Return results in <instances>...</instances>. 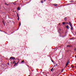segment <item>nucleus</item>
Instances as JSON below:
<instances>
[{"label": "nucleus", "mask_w": 76, "mask_h": 76, "mask_svg": "<svg viewBox=\"0 0 76 76\" xmlns=\"http://www.w3.org/2000/svg\"><path fill=\"white\" fill-rule=\"evenodd\" d=\"M17 16L18 17H18H19V16H18V14H17Z\"/></svg>", "instance_id": "24"}, {"label": "nucleus", "mask_w": 76, "mask_h": 76, "mask_svg": "<svg viewBox=\"0 0 76 76\" xmlns=\"http://www.w3.org/2000/svg\"><path fill=\"white\" fill-rule=\"evenodd\" d=\"M63 70H64V69H62L61 70V72H63Z\"/></svg>", "instance_id": "11"}, {"label": "nucleus", "mask_w": 76, "mask_h": 76, "mask_svg": "<svg viewBox=\"0 0 76 76\" xmlns=\"http://www.w3.org/2000/svg\"><path fill=\"white\" fill-rule=\"evenodd\" d=\"M66 29H69V26L68 25L66 26Z\"/></svg>", "instance_id": "2"}, {"label": "nucleus", "mask_w": 76, "mask_h": 76, "mask_svg": "<svg viewBox=\"0 0 76 76\" xmlns=\"http://www.w3.org/2000/svg\"><path fill=\"white\" fill-rule=\"evenodd\" d=\"M69 62H70V61H69L68 60V61H67L66 63H68V64H69Z\"/></svg>", "instance_id": "8"}, {"label": "nucleus", "mask_w": 76, "mask_h": 76, "mask_svg": "<svg viewBox=\"0 0 76 76\" xmlns=\"http://www.w3.org/2000/svg\"><path fill=\"white\" fill-rule=\"evenodd\" d=\"M19 26H20V25H21V23H19Z\"/></svg>", "instance_id": "19"}, {"label": "nucleus", "mask_w": 76, "mask_h": 76, "mask_svg": "<svg viewBox=\"0 0 76 76\" xmlns=\"http://www.w3.org/2000/svg\"><path fill=\"white\" fill-rule=\"evenodd\" d=\"M74 50H75V51H76V48H75L74 49Z\"/></svg>", "instance_id": "22"}, {"label": "nucleus", "mask_w": 76, "mask_h": 76, "mask_svg": "<svg viewBox=\"0 0 76 76\" xmlns=\"http://www.w3.org/2000/svg\"><path fill=\"white\" fill-rule=\"evenodd\" d=\"M71 68H74V66H73V65H71Z\"/></svg>", "instance_id": "3"}, {"label": "nucleus", "mask_w": 76, "mask_h": 76, "mask_svg": "<svg viewBox=\"0 0 76 76\" xmlns=\"http://www.w3.org/2000/svg\"><path fill=\"white\" fill-rule=\"evenodd\" d=\"M2 22H3V23H4V21H2Z\"/></svg>", "instance_id": "27"}, {"label": "nucleus", "mask_w": 76, "mask_h": 76, "mask_svg": "<svg viewBox=\"0 0 76 76\" xmlns=\"http://www.w3.org/2000/svg\"><path fill=\"white\" fill-rule=\"evenodd\" d=\"M46 1V0H44V1Z\"/></svg>", "instance_id": "26"}, {"label": "nucleus", "mask_w": 76, "mask_h": 76, "mask_svg": "<svg viewBox=\"0 0 76 76\" xmlns=\"http://www.w3.org/2000/svg\"><path fill=\"white\" fill-rule=\"evenodd\" d=\"M52 61V62H53V61Z\"/></svg>", "instance_id": "30"}, {"label": "nucleus", "mask_w": 76, "mask_h": 76, "mask_svg": "<svg viewBox=\"0 0 76 76\" xmlns=\"http://www.w3.org/2000/svg\"><path fill=\"white\" fill-rule=\"evenodd\" d=\"M69 64H68L67 63H66V66H68V65Z\"/></svg>", "instance_id": "7"}, {"label": "nucleus", "mask_w": 76, "mask_h": 76, "mask_svg": "<svg viewBox=\"0 0 76 76\" xmlns=\"http://www.w3.org/2000/svg\"><path fill=\"white\" fill-rule=\"evenodd\" d=\"M71 2H74V1H72Z\"/></svg>", "instance_id": "23"}, {"label": "nucleus", "mask_w": 76, "mask_h": 76, "mask_svg": "<svg viewBox=\"0 0 76 76\" xmlns=\"http://www.w3.org/2000/svg\"><path fill=\"white\" fill-rule=\"evenodd\" d=\"M16 2H15V3H13L14 4V5H16V4L15 3H16Z\"/></svg>", "instance_id": "13"}, {"label": "nucleus", "mask_w": 76, "mask_h": 76, "mask_svg": "<svg viewBox=\"0 0 76 76\" xmlns=\"http://www.w3.org/2000/svg\"><path fill=\"white\" fill-rule=\"evenodd\" d=\"M54 67H55V66H54L53 68H52L51 69V71L52 72V71H53V68H54Z\"/></svg>", "instance_id": "4"}, {"label": "nucleus", "mask_w": 76, "mask_h": 76, "mask_svg": "<svg viewBox=\"0 0 76 76\" xmlns=\"http://www.w3.org/2000/svg\"><path fill=\"white\" fill-rule=\"evenodd\" d=\"M71 27L72 30H73V27H72V26H71Z\"/></svg>", "instance_id": "12"}, {"label": "nucleus", "mask_w": 76, "mask_h": 76, "mask_svg": "<svg viewBox=\"0 0 76 76\" xmlns=\"http://www.w3.org/2000/svg\"><path fill=\"white\" fill-rule=\"evenodd\" d=\"M23 62H24V60H23V61H22L21 62V63H23Z\"/></svg>", "instance_id": "9"}, {"label": "nucleus", "mask_w": 76, "mask_h": 76, "mask_svg": "<svg viewBox=\"0 0 76 76\" xmlns=\"http://www.w3.org/2000/svg\"><path fill=\"white\" fill-rule=\"evenodd\" d=\"M75 34H76V32Z\"/></svg>", "instance_id": "34"}, {"label": "nucleus", "mask_w": 76, "mask_h": 76, "mask_svg": "<svg viewBox=\"0 0 76 76\" xmlns=\"http://www.w3.org/2000/svg\"><path fill=\"white\" fill-rule=\"evenodd\" d=\"M18 20H19V17H18Z\"/></svg>", "instance_id": "17"}, {"label": "nucleus", "mask_w": 76, "mask_h": 76, "mask_svg": "<svg viewBox=\"0 0 76 76\" xmlns=\"http://www.w3.org/2000/svg\"><path fill=\"white\" fill-rule=\"evenodd\" d=\"M18 62H17V64H18Z\"/></svg>", "instance_id": "28"}, {"label": "nucleus", "mask_w": 76, "mask_h": 76, "mask_svg": "<svg viewBox=\"0 0 76 76\" xmlns=\"http://www.w3.org/2000/svg\"><path fill=\"white\" fill-rule=\"evenodd\" d=\"M20 9V8H19V7H18L17 8V10H19Z\"/></svg>", "instance_id": "6"}, {"label": "nucleus", "mask_w": 76, "mask_h": 76, "mask_svg": "<svg viewBox=\"0 0 76 76\" xmlns=\"http://www.w3.org/2000/svg\"><path fill=\"white\" fill-rule=\"evenodd\" d=\"M75 57L76 58V55L75 56Z\"/></svg>", "instance_id": "31"}, {"label": "nucleus", "mask_w": 76, "mask_h": 76, "mask_svg": "<svg viewBox=\"0 0 76 76\" xmlns=\"http://www.w3.org/2000/svg\"><path fill=\"white\" fill-rule=\"evenodd\" d=\"M65 23H66V25H67V24H69V23H68V22H65Z\"/></svg>", "instance_id": "15"}, {"label": "nucleus", "mask_w": 76, "mask_h": 76, "mask_svg": "<svg viewBox=\"0 0 76 76\" xmlns=\"http://www.w3.org/2000/svg\"><path fill=\"white\" fill-rule=\"evenodd\" d=\"M60 25V23H59V25Z\"/></svg>", "instance_id": "29"}, {"label": "nucleus", "mask_w": 76, "mask_h": 76, "mask_svg": "<svg viewBox=\"0 0 76 76\" xmlns=\"http://www.w3.org/2000/svg\"><path fill=\"white\" fill-rule=\"evenodd\" d=\"M3 23L4 25H5V23Z\"/></svg>", "instance_id": "25"}, {"label": "nucleus", "mask_w": 76, "mask_h": 76, "mask_svg": "<svg viewBox=\"0 0 76 76\" xmlns=\"http://www.w3.org/2000/svg\"><path fill=\"white\" fill-rule=\"evenodd\" d=\"M69 25H70V26H72V24L71 23V24H69Z\"/></svg>", "instance_id": "14"}, {"label": "nucleus", "mask_w": 76, "mask_h": 76, "mask_svg": "<svg viewBox=\"0 0 76 76\" xmlns=\"http://www.w3.org/2000/svg\"><path fill=\"white\" fill-rule=\"evenodd\" d=\"M41 3H43V1H41Z\"/></svg>", "instance_id": "18"}, {"label": "nucleus", "mask_w": 76, "mask_h": 76, "mask_svg": "<svg viewBox=\"0 0 76 76\" xmlns=\"http://www.w3.org/2000/svg\"><path fill=\"white\" fill-rule=\"evenodd\" d=\"M67 47H70V46H69V45H67Z\"/></svg>", "instance_id": "20"}, {"label": "nucleus", "mask_w": 76, "mask_h": 76, "mask_svg": "<svg viewBox=\"0 0 76 76\" xmlns=\"http://www.w3.org/2000/svg\"><path fill=\"white\" fill-rule=\"evenodd\" d=\"M15 66V65H14V66Z\"/></svg>", "instance_id": "32"}, {"label": "nucleus", "mask_w": 76, "mask_h": 76, "mask_svg": "<svg viewBox=\"0 0 76 76\" xmlns=\"http://www.w3.org/2000/svg\"><path fill=\"white\" fill-rule=\"evenodd\" d=\"M67 18L66 17L64 19V20L65 21H66V20H67Z\"/></svg>", "instance_id": "5"}, {"label": "nucleus", "mask_w": 76, "mask_h": 76, "mask_svg": "<svg viewBox=\"0 0 76 76\" xmlns=\"http://www.w3.org/2000/svg\"><path fill=\"white\" fill-rule=\"evenodd\" d=\"M10 59L11 60H15V58L14 57H11L10 58Z\"/></svg>", "instance_id": "1"}, {"label": "nucleus", "mask_w": 76, "mask_h": 76, "mask_svg": "<svg viewBox=\"0 0 76 76\" xmlns=\"http://www.w3.org/2000/svg\"><path fill=\"white\" fill-rule=\"evenodd\" d=\"M53 5L54 6H57V4H54Z\"/></svg>", "instance_id": "16"}, {"label": "nucleus", "mask_w": 76, "mask_h": 76, "mask_svg": "<svg viewBox=\"0 0 76 76\" xmlns=\"http://www.w3.org/2000/svg\"><path fill=\"white\" fill-rule=\"evenodd\" d=\"M71 24V23H70V21H69V24Z\"/></svg>", "instance_id": "21"}, {"label": "nucleus", "mask_w": 76, "mask_h": 76, "mask_svg": "<svg viewBox=\"0 0 76 76\" xmlns=\"http://www.w3.org/2000/svg\"><path fill=\"white\" fill-rule=\"evenodd\" d=\"M65 23L64 22H62V24H63V25H64V24H65Z\"/></svg>", "instance_id": "10"}, {"label": "nucleus", "mask_w": 76, "mask_h": 76, "mask_svg": "<svg viewBox=\"0 0 76 76\" xmlns=\"http://www.w3.org/2000/svg\"><path fill=\"white\" fill-rule=\"evenodd\" d=\"M28 76H30V75H28Z\"/></svg>", "instance_id": "33"}, {"label": "nucleus", "mask_w": 76, "mask_h": 76, "mask_svg": "<svg viewBox=\"0 0 76 76\" xmlns=\"http://www.w3.org/2000/svg\"><path fill=\"white\" fill-rule=\"evenodd\" d=\"M16 64V63H15V64Z\"/></svg>", "instance_id": "35"}]
</instances>
